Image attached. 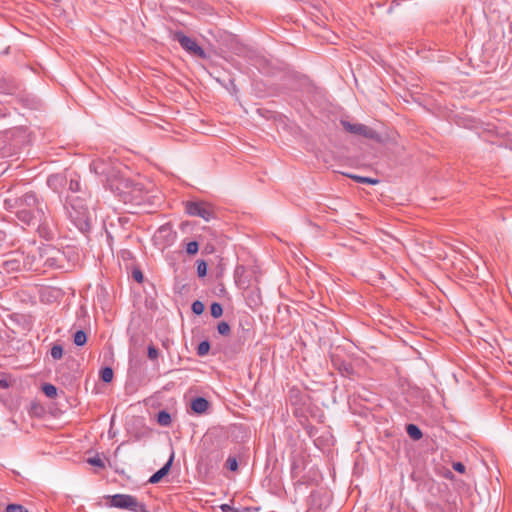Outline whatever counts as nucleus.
I'll use <instances>...</instances> for the list:
<instances>
[{"mask_svg": "<svg viewBox=\"0 0 512 512\" xmlns=\"http://www.w3.org/2000/svg\"><path fill=\"white\" fill-rule=\"evenodd\" d=\"M87 462L90 465H93V466H97V467H100V468L104 467V462H103V460L99 456H95V457L89 458L87 460Z\"/></svg>", "mask_w": 512, "mask_h": 512, "instance_id": "nucleus-24", "label": "nucleus"}, {"mask_svg": "<svg viewBox=\"0 0 512 512\" xmlns=\"http://www.w3.org/2000/svg\"><path fill=\"white\" fill-rule=\"evenodd\" d=\"M4 234L0 231V241L3 239Z\"/></svg>", "mask_w": 512, "mask_h": 512, "instance_id": "nucleus-35", "label": "nucleus"}, {"mask_svg": "<svg viewBox=\"0 0 512 512\" xmlns=\"http://www.w3.org/2000/svg\"><path fill=\"white\" fill-rule=\"evenodd\" d=\"M108 181L113 190L120 194L130 195L132 199H138L142 195L143 185L131 179L127 175V170L111 174Z\"/></svg>", "mask_w": 512, "mask_h": 512, "instance_id": "nucleus-1", "label": "nucleus"}, {"mask_svg": "<svg viewBox=\"0 0 512 512\" xmlns=\"http://www.w3.org/2000/svg\"><path fill=\"white\" fill-rule=\"evenodd\" d=\"M35 213L34 210H29V209H26V208H23V209H20L18 210L17 212V215H18V218L23 221L24 223L26 224H30L31 221L35 218Z\"/></svg>", "mask_w": 512, "mask_h": 512, "instance_id": "nucleus-10", "label": "nucleus"}, {"mask_svg": "<svg viewBox=\"0 0 512 512\" xmlns=\"http://www.w3.org/2000/svg\"><path fill=\"white\" fill-rule=\"evenodd\" d=\"M355 181L367 183V184H377L379 181L377 179L368 178V177H361V176H351Z\"/></svg>", "mask_w": 512, "mask_h": 512, "instance_id": "nucleus-21", "label": "nucleus"}, {"mask_svg": "<svg viewBox=\"0 0 512 512\" xmlns=\"http://www.w3.org/2000/svg\"><path fill=\"white\" fill-rule=\"evenodd\" d=\"M148 357L151 360H155L158 358V350L152 345L148 347Z\"/></svg>", "mask_w": 512, "mask_h": 512, "instance_id": "nucleus-27", "label": "nucleus"}, {"mask_svg": "<svg viewBox=\"0 0 512 512\" xmlns=\"http://www.w3.org/2000/svg\"><path fill=\"white\" fill-rule=\"evenodd\" d=\"M0 385L5 388L8 387V383L6 380H0Z\"/></svg>", "mask_w": 512, "mask_h": 512, "instance_id": "nucleus-34", "label": "nucleus"}, {"mask_svg": "<svg viewBox=\"0 0 512 512\" xmlns=\"http://www.w3.org/2000/svg\"><path fill=\"white\" fill-rule=\"evenodd\" d=\"M172 461H173V455H171L168 462L160 470H158L156 473H154L150 477L149 483H151V484L158 483L164 476H166L168 474V472L170 471Z\"/></svg>", "mask_w": 512, "mask_h": 512, "instance_id": "nucleus-8", "label": "nucleus"}, {"mask_svg": "<svg viewBox=\"0 0 512 512\" xmlns=\"http://www.w3.org/2000/svg\"><path fill=\"white\" fill-rule=\"evenodd\" d=\"M341 125L343 128L354 135H360L368 139H375L378 140V134L375 130L369 128L366 125L359 124V123H350L347 120H342Z\"/></svg>", "mask_w": 512, "mask_h": 512, "instance_id": "nucleus-4", "label": "nucleus"}, {"mask_svg": "<svg viewBox=\"0 0 512 512\" xmlns=\"http://www.w3.org/2000/svg\"><path fill=\"white\" fill-rule=\"evenodd\" d=\"M210 310H211V315L214 318H219L223 314V308H222V306L219 303H213L211 305Z\"/></svg>", "mask_w": 512, "mask_h": 512, "instance_id": "nucleus-16", "label": "nucleus"}, {"mask_svg": "<svg viewBox=\"0 0 512 512\" xmlns=\"http://www.w3.org/2000/svg\"><path fill=\"white\" fill-rule=\"evenodd\" d=\"M199 245L196 241L189 242L186 247L188 254L194 255L198 252Z\"/></svg>", "mask_w": 512, "mask_h": 512, "instance_id": "nucleus-23", "label": "nucleus"}, {"mask_svg": "<svg viewBox=\"0 0 512 512\" xmlns=\"http://www.w3.org/2000/svg\"><path fill=\"white\" fill-rule=\"evenodd\" d=\"M6 512H28L23 506L10 504L6 508Z\"/></svg>", "mask_w": 512, "mask_h": 512, "instance_id": "nucleus-26", "label": "nucleus"}, {"mask_svg": "<svg viewBox=\"0 0 512 512\" xmlns=\"http://www.w3.org/2000/svg\"><path fill=\"white\" fill-rule=\"evenodd\" d=\"M0 147H1V152L3 151V149L5 148V141L0 137Z\"/></svg>", "mask_w": 512, "mask_h": 512, "instance_id": "nucleus-31", "label": "nucleus"}, {"mask_svg": "<svg viewBox=\"0 0 512 512\" xmlns=\"http://www.w3.org/2000/svg\"><path fill=\"white\" fill-rule=\"evenodd\" d=\"M197 273L200 277H204L207 274V264L204 260L197 261Z\"/></svg>", "mask_w": 512, "mask_h": 512, "instance_id": "nucleus-17", "label": "nucleus"}, {"mask_svg": "<svg viewBox=\"0 0 512 512\" xmlns=\"http://www.w3.org/2000/svg\"><path fill=\"white\" fill-rule=\"evenodd\" d=\"M226 466L231 471H236L238 469V463L235 457H229L226 461Z\"/></svg>", "mask_w": 512, "mask_h": 512, "instance_id": "nucleus-25", "label": "nucleus"}, {"mask_svg": "<svg viewBox=\"0 0 512 512\" xmlns=\"http://www.w3.org/2000/svg\"><path fill=\"white\" fill-rule=\"evenodd\" d=\"M174 39L189 54H191L193 56H197L201 59L207 58V53L205 52V50L201 46H199L198 43L194 39L186 36L183 32H181V31L175 32Z\"/></svg>", "mask_w": 512, "mask_h": 512, "instance_id": "nucleus-3", "label": "nucleus"}, {"mask_svg": "<svg viewBox=\"0 0 512 512\" xmlns=\"http://www.w3.org/2000/svg\"><path fill=\"white\" fill-rule=\"evenodd\" d=\"M299 91L307 95H317L322 93L321 88L313 84L308 78H302L300 80Z\"/></svg>", "mask_w": 512, "mask_h": 512, "instance_id": "nucleus-7", "label": "nucleus"}, {"mask_svg": "<svg viewBox=\"0 0 512 512\" xmlns=\"http://www.w3.org/2000/svg\"><path fill=\"white\" fill-rule=\"evenodd\" d=\"M191 308L195 314L200 315L204 311V304L201 301H194Z\"/></svg>", "mask_w": 512, "mask_h": 512, "instance_id": "nucleus-22", "label": "nucleus"}, {"mask_svg": "<svg viewBox=\"0 0 512 512\" xmlns=\"http://www.w3.org/2000/svg\"><path fill=\"white\" fill-rule=\"evenodd\" d=\"M157 421L160 425L162 426H168L170 425L171 423V417H170V414L165 412V411H161L159 412L158 414V418H157Z\"/></svg>", "mask_w": 512, "mask_h": 512, "instance_id": "nucleus-13", "label": "nucleus"}, {"mask_svg": "<svg viewBox=\"0 0 512 512\" xmlns=\"http://www.w3.org/2000/svg\"><path fill=\"white\" fill-rule=\"evenodd\" d=\"M220 508H221L222 512H237L235 509L231 508L227 504L221 505Z\"/></svg>", "mask_w": 512, "mask_h": 512, "instance_id": "nucleus-30", "label": "nucleus"}, {"mask_svg": "<svg viewBox=\"0 0 512 512\" xmlns=\"http://www.w3.org/2000/svg\"><path fill=\"white\" fill-rule=\"evenodd\" d=\"M87 341L86 333L82 330L77 331L74 334V343L77 346H83Z\"/></svg>", "mask_w": 512, "mask_h": 512, "instance_id": "nucleus-12", "label": "nucleus"}, {"mask_svg": "<svg viewBox=\"0 0 512 512\" xmlns=\"http://www.w3.org/2000/svg\"><path fill=\"white\" fill-rule=\"evenodd\" d=\"M51 356L58 360L63 356V348L60 345H54L51 349Z\"/></svg>", "mask_w": 512, "mask_h": 512, "instance_id": "nucleus-19", "label": "nucleus"}, {"mask_svg": "<svg viewBox=\"0 0 512 512\" xmlns=\"http://www.w3.org/2000/svg\"><path fill=\"white\" fill-rule=\"evenodd\" d=\"M78 187H79L78 182H76L75 185L73 184V182H71V189L76 190V189H78Z\"/></svg>", "mask_w": 512, "mask_h": 512, "instance_id": "nucleus-33", "label": "nucleus"}, {"mask_svg": "<svg viewBox=\"0 0 512 512\" xmlns=\"http://www.w3.org/2000/svg\"><path fill=\"white\" fill-rule=\"evenodd\" d=\"M42 390L45 393V395L50 397V398H54V397L57 396V389L52 384H45L43 386Z\"/></svg>", "mask_w": 512, "mask_h": 512, "instance_id": "nucleus-15", "label": "nucleus"}, {"mask_svg": "<svg viewBox=\"0 0 512 512\" xmlns=\"http://www.w3.org/2000/svg\"><path fill=\"white\" fill-rule=\"evenodd\" d=\"M210 344L207 341H203L198 345L197 352L200 356H204L209 352Z\"/></svg>", "mask_w": 512, "mask_h": 512, "instance_id": "nucleus-18", "label": "nucleus"}, {"mask_svg": "<svg viewBox=\"0 0 512 512\" xmlns=\"http://www.w3.org/2000/svg\"><path fill=\"white\" fill-rule=\"evenodd\" d=\"M133 278H134L137 282L141 283V282L143 281V274H142V272H141V271H139V270H135V271L133 272Z\"/></svg>", "mask_w": 512, "mask_h": 512, "instance_id": "nucleus-29", "label": "nucleus"}, {"mask_svg": "<svg viewBox=\"0 0 512 512\" xmlns=\"http://www.w3.org/2000/svg\"><path fill=\"white\" fill-rule=\"evenodd\" d=\"M78 187H79L78 182H76L75 185L73 184V182H71V189L76 190V189H78Z\"/></svg>", "mask_w": 512, "mask_h": 512, "instance_id": "nucleus-32", "label": "nucleus"}, {"mask_svg": "<svg viewBox=\"0 0 512 512\" xmlns=\"http://www.w3.org/2000/svg\"><path fill=\"white\" fill-rule=\"evenodd\" d=\"M453 469L459 473H464L465 472V466L463 463L461 462H455L453 463Z\"/></svg>", "mask_w": 512, "mask_h": 512, "instance_id": "nucleus-28", "label": "nucleus"}, {"mask_svg": "<svg viewBox=\"0 0 512 512\" xmlns=\"http://www.w3.org/2000/svg\"><path fill=\"white\" fill-rule=\"evenodd\" d=\"M209 403L205 398L198 397L191 402V409L197 414H203L207 411Z\"/></svg>", "mask_w": 512, "mask_h": 512, "instance_id": "nucleus-9", "label": "nucleus"}, {"mask_svg": "<svg viewBox=\"0 0 512 512\" xmlns=\"http://www.w3.org/2000/svg\"><path fill=\"white\" fill-rule=\"evenodd\" d=\"M109 505L111 507L125 509L133 512H146L145 506L132 495L116 494L109 496Z\"/></svg>", "mask_w": 512, "mask_h": 512, "instance_id": "nucleus-2", "label": "nucleus"}, {"mask_svg": "<svg viewBox=\"0 0 512 512\" xmlns=\"http://www.w3.org/2000/svg\"><path fill=\"white\" fill-rule=\"evenodd\" d=\"M18 207L20 209L26 208L29 210H34V212H39L37 198L32 193L25 194L18 202Z\"/></svg>", "mask_w": 512, "mask_h": 512, "instance_id": "nucleus-6", "label": "nucleus"}, {"mask_svg": "<svg viewBox=\"0 0 512 512\" xmlns=\"http://www.w3.org/2000/svg\"><path fill=\"white\" fill-rule=\"evenodd\" d=\"M186 211L191 216H198L208 221L211 217L210 211L199 203L189 202L186 205Z\"/></svg>", "mask_w": 512, "mask_h": 512, "instance_id": "nucleus-5", "label": "nucleus"}, {"mask_svg": "<svg viewBox=\"0 0 512 512\" xmlns=\"http://www.w3.org/2000/svg\"><path fill=\"white\" fill-rule=\"evenodd\" d=\"M53 179H54V177L49 178L48 182L50 183Z\"/></svg>", "mask_w": 512, "mask_h": 512, "instance_id": "nucleus-36", "label": "nucleus"}, {"mask_svg": "<svg viewBox=\"0 0 512 512\" xmlns=\"http://www.w3.org/2000/svg\"><path fill=\"white\" fill-rule=\"evenodd\" d=\"M113 376H114V373L110 367H105L104 369L101 370V379L104 382H106V383L111 382L113 380Z\"/></svg>", "mask_w": 512, "mask_h": 512, "instance_id": "nucleus-14", "label": "nucleus"}, {"mask_svg": "<svg viewBox=\"0 0 512 512\" xmlns=\"http://www.w3.org/2000/svg\"><path fill=\"white\" fill-rule=\"evenodd\" d=\"M407 433L414 440H418L422 437L421 430L416 425L413 424H409L407 426Z\"/></svg>", "mask_w": 512, "mask_h": 512, "instance_id": "nucleus-11", "label": "nucleus"}, {"mask_svg": "<svg viewBox=\"0 0 512 512\" xmlns=\"http://www.w3.org/2000/svg\"><path fill=\"white\" fill-rule=\"evenodd\" d=\"M217 330L221 335H228L230 333V326L227 322H220L217 326Z\"/></svg>", "mask_w": 512, "mask_h": 512, "instance_id": "nucleus-20", "label": "nucleus"}]
</instances>
